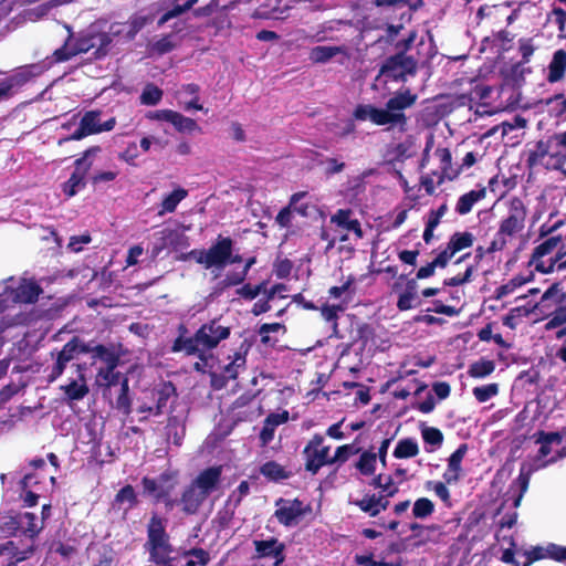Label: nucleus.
I'll return each mask as SVG.
<instances>
[{
    "label": "nucleus",
    "mask_w": 566,
    "mask_h": 566,
    "mask_svg": "<svg viewBox=\"0 0 566 566\" xmlns=\"http://www.w3.org/2000/svg\"><path fill=\"white\" fill-rule=\"evenodd\" d=\"M501 541V560L509 566H531L533 563L551 558L556 562H566V547L549 543L546 546H532L530 549L517 548L513 536L497 535V543Z\"/></svg>",
    "instance_id": "nucleus-6"
},
{
    "label": "nucleus",
    "mask_w": 566,
    "mask_h": 566,
    "mask_svg": "<svg viewBox=\"0 0 566 566\" xmlns=\"http://www.w3.org/2000/svg\"><path fill=\"white\" fill-rule=\"evenodd\" d=\"M422 439L428 444L440 446L443 441V434L438 428L429 427L422 430Z\"/></svg>",
    "instance_id": "nucleus-64"
},
{
    "label": "nucleus",
    "mask_w": 566,
    "mask_h": 566,
    "mask_svg": "<svg viewBox=\"0 0 566 566\" xmlns=\"http://www.w3.org/2000/svg\"><path fill=\"white\" fill-rule=\"evenodd\" d=\"M35 479V475L32 473H28L21 480V489L24 491L23 503L25 506L32 507L38 504L39 495L30 490H27L32 481Z\"/></svg>",
    "instance_id": "nucleus-51"
},
{
    "label": "nucleus",
    "mask_w": 566,
    "mask_h": 566,
    "mask_svg": "<svg viewBox=\"0 0 566 566\" xmlns=\"http://www.w3.org/2000/svg\"><path fill=\"white\" fill-rule=\"evenodd\" d=\"M526 217L525 207L518 198L510 200L509 213L501 222L499 233L502 237H515L524 229V222Z\"/></svg>",
    "instance_id": "nucleus-15"
},
{
    "label": "nucleus",
    "mask_w": 566,
    "mask_h": 566,
    "mask_svg": "<svg viewBox=\"0 0 566 566\" xmlns=\"http://www.w3.org/2000/svg\"><path fill=\"white\" fill-rule=\"evenodd\" d=\"M91 166L92 163H88L83 171H73L70 178L63 184V192L67 198L75 196L78 190L85 187V175Z\"/></svg>",
    "instance_id": "nucleus-34"
},
{
    "label": "nucleus",
    "mask_w": 566,
    "mask_h": 566,
    "mask_svg": "<svg viewBox=\"0 0 566 566\" xmlns=\"http://www.w3.org/2000/svg\"><path fill=\"white\" fill-rule=\"evenodd\" d=\"M172 8L166 11L158 20V25H163L170 19L176 18L190 10L198 0H168Z\"/></svg>",
    "instance_id": "nucleus-38"
},
{
    "label": "nucleus",
    "mask_w": 566,
    "mask_h": 566,
    "mask_svg": "<svg viewBox=\"0 0 566 566\" xmlns=\"http://www.w3.org/2000/svg\"><path fill=\"white\" fill-rule=\"evenodd\" d=\"M352 214L350 209H338L336 213L331 217V222L348 232H353L357 239H361L364 232L360 222L357 219H352Z\"/></svg>",
    "instance_id": "nucleus-28"
},
{
    "label": "nucleus",
    "mask_w": 566,
    "mask_h": 566,
    "mask_svg": "<svg viewBox=\"0 0 566 566\" xmlns=\"http://www.w3.org/2000/svg\"><path fill=\"white\" fill-rule=\"evenodd\" d=\"M90 349L88 354L92 355L93 364L99 360L105 364L98 370H109L111 368H117L120 364V355L115 350L113 345L95 344L94 340L88 342Z\"/></svg>",
    "instance_id": "nucleus-18"
},
{
    "label": "nucleus",
    "mask_w": 566,
    "mask_h": 566,
    "mask_svg": "<svg viewBox=\"0 0 566 566\" xmlns=\"http://www.w3.org/2000/svg\"><path fill=\"white\" fill-rule=\"evenodd\" d=\"M548 73L546 80L548 83L560 82L566 74V51L559 49L554 52L553 57L548 64Z\"/></svg>",
    "instance_id": "nucleus-29"
},
{
    "label": "nucleus",
    "mask_w": 566,
    "mask_h": 566,
    "mask_svg": "<svg viewBox=\"0 0 566 566\" xmlns=\"http://www.w3.org/2000/svg\"><path fill=\"white\" fill-rule=\"evenodd\" d=\"M417 71V62L412 56L396 53L385 60L376 80L381 76L388 81H405L407 75H413Z\"/></svg>",
    "instance_id": "nucleus-13"
},
{
    "label": "nucleus",
    "mask_w": 566,
    "mask_h": 566,
    "mask_svg": "<svg viewBox=\"0 0 566 566\" xmlns=\"http://www.w3.org/2000/svg\"><path fill=\"white\" fill-rule=\"evenodd\" d=\"M168 520L157 512H153L146 525L147 539L145 544L155 542L169 541L170 536L167 532Z\"/></svg>",
    "instance_id": "nucleus-24"
},
{
    "label": "nucleus",
    "mask_w": 566,
    "mask_h": 566,
    "mask_svg": "<svg viewBox=\"0 0 566 566\" xmlns=\"http://www.w3.org/2000/svg\"><path fill=\"white\" fill-rule=\"evenodd\" d=\"M418 99V95L409 88L397 91L385 104L384 108L371 104H358L353 113L356 120H370L377 126L397 128L399 133L408 130V117L405 114L407 108L412 107Z\"/></svg>",
    "instance_id": "nucleus-1"
},
{
    "label": "nucleus",
    "mask_w": 566,
    "mask_h": 566,
    "mask_svg": "<svg viewBox=\"0 0 566 566\" xmlns=\"http://www.w3.org/2000/svg\"><path fill=\"white\" fill-rule=\"evenodd\" d=\"M43 528V524H36V516L31 512L8 511L0 513V534L4 537H14L13 541L25 544L32 541V552L35 553L36 538Z\"/></svg>",
    "instance_id": "nucleus-7"
},
{
    "label": "nucleus",
    "mask_w": 566,
    "mask_h": 566,
    "mask_svg": "<svg viewBox=\"0 0 566 566\" xmlns=\"http://www.w3.org/2000/svg\"><path fill=\"white\" fill-rule=\"evenodd\" d=\"M222 471V465L206 468L184 488L178 506L185 515H196L200 511L207 499L219 489Z\"/></svg>",
    "instance_id": "nucleus-4"
},
{
    "label": "nucleus",
    "mask_w": 566,
    "mask_h": 566,
    "mask_svg": "<svg viewBox=\"0 0 566 566\" xmlns=\"http://www.w3.org/2000/svg\"><path fill=\"white\" fill-rule=\"evenodd\" d=\"M155 235L156 240L153 242L150 250L151 259H156L165 249L170 247V242L166 238L165 229L157 232Z\"/></svg>",
    "instance_id": "nucleus-58"
},
{
    "label": "nucleus",
    "mask_w": 566,
    "mask_h": 566,
    "mask_svg": "<svg viewBox=\"0 0 566 566\" xmlns=\"http://www.w3.org/2000/svg\"><path fill=\"white\" fill-rule=\"evenodd\" d=\"M42 70L36 64H31L19 69L15 73L11 74L3 78L4 84L8 90L12 94V90L15 87H22L29 81H31L36 75L41 74Z\"/></svg>",
    "instance_id": "nucleus-27"
},
{
    "label": "nucleus",
    "mask_w": 566,
    "mask_h": 566,
    "mask_svg": "<svg viewBox=\"0 0 566 566\" xmlns=\"http://www.w3.org/2000/svg\"><path fill=\"white\" fill-rule=\"evenodd\" d=\"M547 104H553V111L555 112V116L559 118H566V97L563 93L555 94L552 96Z\"/></svg>",
    "instance_id": "nucleus-63"
},
{
    "label": "nucleus",
    "mask_w": 566,
    "mask_h": 566,
    "mask_svg": "<svg viewBox=\"0 0 566 566\" xmlns=\"http://www.w3.org/2000/svg\"><path fill=\"white\" fill-rule=\"evenodd\" d=\"M564 249L566 244L560 234L548 237L534 248L528 265L543 274L552 273L554 262H551V256Z\"/></svg>",
    "instance_id": "nucleus-12"
},
{
    "label": "nucleus",
    "mask_w": 566,
    "mask_h": 566,
    "mask_svg": "<svg viewBox=\"0 0 566 566\" xmlns=\"http://www.w3.org/2000/svg\"><path fill=\"white\" fill-rule=\"evenodd\" d=\"M419 447L418 443L411 438H405L398 441L394 457L397 459H409L418 455Z\"/></svg>",
    "instance_id": "nucleus-43"
},
{
    "label": "nucleus",
    "mask_w": 566,
    "mask_h": 566,
    "mask_svg": "<svg viewBox=\"0 0 566 566\" xmlns=\"http://www.w3.org/2000/svg\"><path fill=\"white\" fill-rule=\"evenodd\" d=\"M420 304H421V301L418 300V296L412 295L409 292L400 293L398 301H397V307L401 312L417 307Z\"/></svg>",
    "instance_id": "nucleus-57"
},
{
    "label": "nucleus",
    "mask_w": 566,
    "mask_h": 566,
    "mask_svg": "<svg viewBox=\"0 0 566 566\" xmlns=\"http://www.w3.org/2000/svg\"><path fill=\"white\" fill-rule=\"evenodd\" d=\"M123 377L124 376L117 371L116 368H111L109 370H97V379L107 388L119 385Z\"/></svg>",
    "instance_id": "nucleus-53"
},
{
    "label": "nucleus",
    "mask_w": 566,
    "mask_h": 566,
    "mask_svg": "<svg viewBox=\"0 0 566 566\" xmlns=\"http://www.w3.org/2000/svg\"><path fill=\"white\" fill-rule=\"evenodd\" d=\"M346 53L345 46H314L310 52V60L314 63H326L334 56Z\"/></svg>",
    "instance_id": "nucleus-36"
},
{
    "label": "nucleus",
    "mask_w": 566,
    "mask_h": 566,
    "mask_svg": "<svg viewBox=\"0 0 566 566\" xmlns=\"http://www.w3.org/2000/svg\"><path fill=\"white\" fill-rule=\"evenodd\" d=\"M176 483H170L167 485V490L158 493L156 495V502H163L166 510H172L176 505L178 506V499H172L171 493L175 490Z\"/></svg>",
    "instance_id": "nucleus-60"
},
{
    "label": "nucleus",
    "mask_w": 566,
    "mask_h": 566,
    "mask_svg": "<svg viewBox=\"0 0 566 566\" xmlns=\"http://www.w3.org/2000/svg\"><path fill=\"white\" fill-rule=\"evenodd\" d=\"M446 481L444 482H432V481H428L427 482V489H431L432 486V490L434 491V493L437 494L438 497H440V500L447 505V506H451V496H450V492L446 485Z\"/></svg>",
    "instance_id": "nucleus-59"
},
{
    "label": "nucleus",
    "mask_w": 566,
    "mask_h": 566,
    "mask_svg": "<svg viewBox=\"0 0 566 566\" xmlns=\"http://www.w3.org/2000/svg\"><path fill=\"white\" fill-rule=\"evenodd\" d=\"M377 463V454L373 451L366 450L364 451L355 467L360 472V474L365 476H370L375 474Z\"/></svg>",
    "instance_id": "nucleus-42"
},
{
    "label": "nucleus",
    "mask_w": 566,
    "mask_h": 566,
    "mask_svg": "<svg viewBox=\"0 0 566 566\" xmlns=\"http://www.w3.org/2000/svg\"><path fill=\"white\" fill-rule=\"evenodd\" d=\"M113 43V35L108 32L99 31L95 27H90L86 31L74 36L70 32L64 44L53 52L54 62L61 63L71 60L81 53H87L94 50L96 59L106 56Z\"/></svg>",
    "instance_id": "nucleus-5"
},
{
    "label": "nucleus",
    "mask_w": 566,
    "mask_h": 566,
    "mask_svg": "<svg viewBox=\"0 0 566 566\" xmlns=\"http://www.w3.org/2000/svg\"><path fill=\"white\" fill-rule=\"evenodd\" d=\"M566 301V298L562 303H555L554 298L549 302H553L555 305H558L554 310H552V305L546 303V307L544 308V313H539L543 315V317L548 316H555L563 325L566 324V304L563 305V303Z\"/></svg>",
    "instance_id": "nucleus-55"
},
{
    "label": "nucleus",
    "mask_w": 566,
    "mask_h": 566,
    "mask_svg": "<svg viewBox=\"0 0 566 566\" xmlns=\"http://www.w3.org/2000/svg\"><path fill=\"white\" fill-rule=\"evenodd\" d=\"M527 120L521 115H514L511 120H502L497 128L502 129V139L505 146H515L521 143L520 130L526 126Z\"/></svg>",
    "instance_id": "nucleus-22"
},
{
    "label": "nucleus",
    "mask_w": 566,
    "mask_h": 566,
    "mask_svg": "<svg viewBox=\"0 0 566 566\" xmlns=\"http://www.w3.org/2000/svg\"><path fill=\"white\" fill-rule=\"evenodd\" d=\"M468 451V446L462 443L458 447V449L451 453L448 459V468L443 473V480L448 484H454L460 480L462 472V460L465 457Z\"/></svg>",
    "instance_id": "nucleus-25"
},
{
    "label": "nucleus",
    "mask_w": 566,
    "mask_h": 566,
    "mask_svg": "<svg viewBox=\"0 0 566 566\" xmlns=\"http://www.w3.org/2000/svg\"><path fill=\"white\" fill-rule=\"evenodd\" d=\"M177 473L172 471H165L159 474L158 479L144 476L142 479V485L144 494L151 495L154 502H156V495L167 490V485L170 483H177Z\"/></svg>",
    "instance_id": "nucleus-23"
},
{
    "label": "nucleus",
    "mask_w": 566,
    "mask_h": 566,
    "mask_svg": "<svg viewBox=\"0 0 566 566\" xmlns=\"http://www.w3.org/2000/svg\"><path fill=\"white\" fill-rule=\"evenodd\" d=\"M13 549V556L17 560L30 559L34 553L32 552V541L28 539L25 544L18 543L17 541H7L0 543V556L8 555Z\"/></svg>",
    "instance_id": "nucleus-31"
},
{
    "label": "nucleus",
    "mask_w": 566,
    "mask_h": 566,
    "mask_svg": "<svg viewBox=\"0 0 566 566\" xmlns=\"http://www.w3.org/2000/svg\"><path fill=\"white\" fill-rule=\"evenodd\" d=\"M245 279H247V275L242 271L228 272L226 274L224 279H222L218 283V289L220 291H224L229 287L238 286V285L242 284L245 281Z\"/></svg>",
    "instance_id": "nucleus-52"
},
{
    "label": "nucleus",
    "mask_w": 566,
    "mask_h": 566,
    "mask_svg": "<svg viewBox=\"0 0 566 566\" xmlns=\"http://www.w3.org/2000/svg\"><path fill=\"white\" fill-rule=\"evenodd\" d=\"M494 368L493 360L480 359L470 365L468 374L473 378H482L490 375Z\"/></svg>",
    "instance_id": "nucleus-49"
},
{
    "label": "nucleus",
    "mask_w": 566,
    "mask_h": 566,
    "mask_svg": "<svg viewBox=\"0 0 566 566\" xmlns=\"http://www.w3.org/2000/svg\"><path fill=\"white\" fill-rule=\"evenodd\" d=\"M506 35L507 33L504 31L497 32V41L502 42V52L497 54V62L501 61L503 63L500 70L503 80L499 91L500 96H503L507 88H521L526 71L524 64L530 62L535 51L532 39H520L516 53L521 59L516 60L515 54H510L513 50V45H507L511 40H509Z\"/></svg>",
    "instance_id": "nucleus-3"
},
{
    "label": "nucleus",
    "mask_w": 566,
    "mask_h": 566,
    "mask_svg": "<svg viewBox=\"0 0 566 566\" xmlns=\"http://www.w3.org/2000/svg\"><path fill=\"white\" fill-rule=\"evenodd\" d=\"M171 124L180 133H192L195 130H200V127L195 119L186 117L176 111L174 113Z\"/></svg>",
    "instance_id": "nucleus-48"
},
{
    "label": "nucleus",
    "mask_w": 566,
    "mask_h": 566,
    "mask_svg": "<svg viewBox=\"0 0 566 566\" xmlns=\"http://www.w3.org/2000/svg\"><path fill=\"white\" fill-rule=\"evenodd\" d=\"M532 279H533L532 273H530L526 276H523V275L514 276L507 283L497 287V300H500L504 296H507L510 294H513L517 289L523 286L525 283L530 282Z\"/></svg>",
    "instance_id": "nucleus-45"
},
{
    "label": "nucleus",
    "mask_w": 566,
    "mask_h": 566,
    "mask_svg": "<svg viewBox=\"0 0 566 566\" xmlns=\"http://www.w3.org/2000/svg\"><path fill=\"white\" fill-rule=\"evenodd\" d=\"M43 292L42 287L34 281H23L11 291V298L14 303H35Z\"/></svg>",
    "instance_id": "nucleus-26"
},
{
    "label": "nucleus",
    "mask_w": 566,
    "mask_h": 566,
    "mask_svg": "<svg viewBox=\"0 0 566 566\" xmlns=\"http://www.w3.org/2000/svg\"><path fill=\"white\" fill-rule=\"evenodd\" d=\"M321 312V316L326 321L327 323H331L332 325V333L329 334V338H336L342 339L343 335L340 334L339 327H338V318L339 313L345 310V306L340 304H328L324 303L321 307H318Z\"/></svg>",
    "instance_id": "nucleus-30"
},
{
    "label": "nucleus",
    "mask_w": 566,
    "mask_h": 566,
    "mask_svg": "<svg viewBox=\"0 0 566 566\" xmlns=\"http://www.w3.org/2000/svg\"><path fill=\"white\" fill-rule=\"evenodd\" d=\"M127 502L128 507L125 510L126 512L133 507H135L138 504V497L137 494L130 484H126L123 486L116 494L113 501V507L116 505H120L123 503Z\"/></svg>",
    "instance_id": "nucleus-44"
},
{
    "label": "nucleus",
    "mask_w": 566,
    "mask_h": 566,
    "mask_svg": "<svg viewBox=\"0 0 566 566\" xmlns=\"http://www.w3.org/2000/svg\"><path fill=\"white\" fill-rule=\"evenodd\" d=\"M323 436L316 433L303 450L305 471L315 475L324 465H331L329 446H324Z\"/></svg>",
    "instance_id": "nucleus-14"
},
{
    "label": "nucleus",
    "mask_w": 566,
    "mask_h": 566,
    "mask_svg": "<svg viewBox=\"0 0 566 566\" xmlns=\"http://www.w3.org/2000/svg\"><path fill=\"white\" fill-rule=\"evenodd\" d=\"M88 350H91L90 343L84 342L80 336H73L63 345L61 350L56 353L51 352V356L55 357V361L48 374V381L53 382L60 378L69 363L82 354H88Z\"/></svg>",
    "instance_id": "nucleus-11"
},
{
    "label": "nucleus",
    "mask_w": 566,
    "mask_h": 566,
    "mask_svg": "<svg viewBox=\"0 0 566 566\" xmlns=\"http://www.w3.org/2000/svg\"><path fill=\"white\" fill-rule=\"evenodd\" d=\"M166 238L170 242V247L178 249L179 247H188L189 239L182 232L175 229L165 228Z\"/></svg>",
    "instance_id": "nucleus-56"
},
{
    "label": "nucleus",
    "mask_w": 566,
    "mask_h": 566,
    "mask_svg": "<svg viewBox=\"0 0 566 566\" xmlns=\"http://www.w3.org/2000/svg\"><path fill=\"white\" fill-rule=\"evenodd\" d=\"M102 111L92 109L83 114L80 123L86 128L90 135L101 134L103 132H111L116 126V118L111 117L104 123H101Z\"/></svg>",
    "instance_id": "nucleus-21"
},
{
    "label": "nucleus",
    "mask_w": 566,
    "mask_h": 566,
    "mask_svg": "<svg viewBox=\"0 0 566 566\" xmlns=\"http://www.w3.org/2000/svg\"><path fill=\"white\" fill-rule=\"evenodd\" d=\"M530 483V476L527 474L521 473L516 480L512 482L509 491L504 494L503 503L500 507H497V515L502 514L503 509L506 506L507 502L512 501L510 505V510L503 514L501 520L497 522V533L503 531L504 528H512L517 522V507L521 504V501L527 491Z\"/></svg>",
    "instance_id": "nucleus-10"
},
{
    "label": "nucleus",
    "mask_w": 566,
    "mask_h": 566,
    "mask_svg": "<svg viewBox=\"0 0 566 566\" xmlns=\"http://www.w3.org/2000/svg\"><path fill=\"white\" fill-rule=\"evenodd\" d=\"M554 135L548 139H539L535 143L527 145L524 153L525 163L530 169L538 166H545L547 169L562 170L566 163V153L560 151L552 153V144L554 142Z\"/></svg>",
    "instance_id": "nucleus-9"
},
{
    "label": "nucleus",
    "mask_w": 566,
    "mask_h": 566,
    "mask_svg": "<svg viewBox=\"0 0 566 566\" xmlns=\"http://www.w3.org/2000/svg\"><path fill=\"white\" fill-rule=\"evenodd\" d=\"M254 557L258 559H273V566H281L285 560L286 545L276 537L254 539Z\"/></svg>",
    "instance_id": "nucleus-16"
},
{
    "label": "nucleus",
    "mask_w": 566,
    "mask_h": 566,
    "mask_svg": "<svg viewBox=\"0 0 566 566\" xmlns=\"http://www.w3.org/2000/svg\"><path fill=\"white\" fill-rule=\"evenodd\" d=\"M553 298L555 303H562L566 298V292L560 282L552 283L542 294L539 302L535 304L527 302L526 304H518L512 307L509 313L502 317L503 325L511 329L516 328L523 322V318L528 316L532 312L544 313L546 303Z\"/></svg>",
    "instance_id": "nucleus-8"
},
{
    "label": "nucleus",
    "mask_w": 566,
    "mask_h": 566,
    "mask_svg": "<svg viewBox=\"0 0 566 566\" xmlns=\"http://www.w3.org/2000/svg\"><path fill=\"white\" fill-rule=\"evenodd\" d=\"M354 504L371 517L378 515V509L376 505V494H367L361 500L355 501Z\"/></svg>",
    "instance_id": "nucleus-54"
},
{
    "label": "nucleus",
    "mask_w": 566,
    "mask_h": 566,
    "mask_svg": "<svg viewBox=\"0 0 566 566\" xmlns=\"http://www.w3.org/2000/svg\"><path fill=\"white\" fill-rule=\"evenodd\" d=\"M284 325L281 323H265L262 324L259 328V335L261 337V343L268 345L271 343L270 333H276L280 329H284Z\"/></svg>",
    "instance_id": "nucleus-62"
},
{
    "label": "nucleus",
    "mask_w": 566,
    "mask_h": 566,
    "mask_svg": "<svg viewBox=\"0 0 566 566\" xmlns=\"http://www.w3.org/2000/svg\"><path fill=\"white\" fill-rule=\"evenodd\" d=\"M375 336L374 327L368 323H360L356 328V338L355 340H360L363 346H366L369 340H371Z\"/></svg>",
    "instance_id": "nucleus-61"
},
{
    "label": "nucleus",
    "mask_w": 566,
    "mask_h": 566,
    "mask_svg": "<svg viewBox=\"0 0 566 566\" xmlns=\"http://www.w3.org/2000/svg\"><path fill=\"white\" fill-rule=\"evenodd\" d=\"M260 473L269 481L280 482L291 478L292 473L274 460L268 461L260 467Z\"/></svg>",
    "instance_id": "nucleus-33"
},
{
    "label": "nucleus",
    "mask_w": 566,
    "mask_h": 566,
    "mask_svg": "<svg viewBox=\"0 0 566 566\" xmlns=\"http://www.w3.org/2000/svg\"><path fill=\"white\" fill-rule=\"evenodd\" d=\"M178 336L171 345L172 353H184L186 356H197L203 364L208 361V353L229 338L231 328L220 324L214 318L202 324L192 336H188V327L180 323L177 327Z\"/></svg>",
    "instance_id": "nucleus-2"
},
{
    "label": "nucleus",
    "mask_w": 566,
    "mask_h": 566,
    "mask_svg": "<svg viewBox=\"0 0 566 566\" xmlns=\"http://www.w3.org/2000/svg\"><path fill=\"white\" fill-rule=\"evenodd\" d=\"M486 189L481 188L478 190H471L464 195H462L455 207V211L459 214H467L471 211L473 205L478 202L479 200L483 199L485 197Z\"/></svg>",
    "instance_id": "nucleus-37"
},
{
    "label": "nucleus",
    "mask_w": 566,
    "mask_h": 566,
    "mask_svg": "<svg viewBox=\"0 0 566 566\" xmlns=\"http://www.w3.org/2000/svg\"><path fill=\"white\" fill-rule=\"evenodd\" d=\"M238 507L239 506H234V504L228 500L223 507L218 511L214 517V523L220 531L228 530L230 527Z\"/></svg>",
    "instance_id": "nucleus-41"
},
{
    "label": "nucleus",
    "mask_w": 566,
    "mask_h": 566,
    "mask_svg": "<svg viewBox=\"0 0 566 566\" xmlns=\"http://www.w3.org/2000/svg\"><path fill=\"white\" fill-rule=\"evenodd\" d=\"M188 196V190L181 187L176 188L174 191L164 197L158 216L174 212L178 205Z\"/></svg>",
    "instance_id": "nucleus-35"
},
{
    "label": "nucleus",
    "mask_w": 566,
    "mask_h": 566,
    "mask_svg": "<svg viewBox=\"0 0 566 566\" xmlns=\"http://www.w3.org/2000/svg\"><path fill=\"white\" fill-rule=\"evenodd\" d=\"M176 387L171 381L164 382L160 388L156 390V406H155V415L164 413V410L167 407L168 400L176 396Z\"/></svg>",
    "instance_id": "nucleus-39"
},
{
    "label": "nucleus",
    "mask_w": 566,
    "mask_h": 566,
    "mask_svg": "<svg viewBox=\"0 0 566 566\" xmlns=\"http://www.w3.org/2000/svg\"><path fill=\"white\" fill-rule=\"evenodd\" d=\"M473 244V235L470 232H455L451 235L448 247L451 253H457Z\"/></svg>",
    "instance_id": "nucleus-47"
},
{
    "label": "nucleus",
    "mask_w": 566,
    "mask_h": 566,
    "mask_svg": "<svg viewBox=\"0 0 566 566\" xmlns=\"http://www.w3.org/2000/svg\"><path fill=\"white\" fill-rule=\"evenodd\" d=\"M311 512V506H303V502L294 499L289 506H282L275 511L279 523L290 527L297 524V520Z\"/></svg>",
    "instance_id": "nucleus-20"
},
{
    "label": "nucleus",
    "mask_w": 566,
    "mask_h": 566,
    "mask_svg": "<svg viewBox=\"0 0 566 566\" xmlns=\"http://www.w3.org/2000/svg\"><path fill=\"white\" fill-rule=\"evenodd\" d=\"M434 512V504L428 497H420L413 503L412 514L416 518H426Z\"/></svg>",
    "instance_id": "nucleus-50"
},
{
    "label": "nucleus",
    "mask_w": 566,
    "mask_h": 566,
    "mask_svg": "<svg viewBox=\"0 0 566 566\" xmlns=\"http://www.w3.org/2000/svg\"><path fill=\"white\" fill-rule=\"evenodd\" d=\"M164 92L161 88L153 83H148L144 87L139 99L143 105L155 106L161 101Z\"/></svg>",
    "instance_id": "nucleus-46"
},
{
    "label": "nucleus",
    "mask_w": 566,
    "mask_h": 566,
    "mask_svg": "<svg viewBox=\"0 0 566 566\" xmlns=\"http://www.w3.org/2000/svg\"><path fill=\"white\" fill-rule=\"evenodd\" d=\"M80 380L73 379L70 384L61 386V390L64 392L65 397L70 401L82 400L88 392L90 388L86 384L85 377L83 374L80 375Z\"/></svg>",
    "instance_id": "nucleus-32"
},
{
    "label": "nucleus",
    "mask_w": 566,
    "mask_h": 566,
    "mask_svg": "<svg viewBox=\"0 0 566 566\" xmlns=\"http://www.w3.org/2000/svg\"><path fill=\"white\" fill-rule=\"evenodd\" d=\"M308 196L307 191H298L291 196L289 205L294 212L301 217H308L311 211L315 209V206L303 201Z\"/></svg>",
    "instance_id": "nucleus-40"
},
{
    "label": "nucleus",
    "mask_w": 566,
    "mask_h": 566,
    "mask_svg": "<svg viewBox=\"0 0 566 566\" xmlns=\"http://www.w3.org/2000/svg\"><path fill=\"white\" fill-rule=\"evenodd\" d=\"M233 251V240L230 237L218 235L217 241L207 249V261L209 269H223Z\"/></svg>",
    "instance_id": "nucleus-17"
},
{
    "label": "nucleus",
    "mask_w": 566,
    "mask_h": 566,
    "mask_svg": "<svg viewBox=\"0 0 566 566\" xmlns=\"http://www.w3.org/2000/svg\"><path fill=\"white\" fill-rule=\"evenodd\" d=\"M145 549L148 552V560L156 566H174L175 558L171 556L174 546L169 541L155 542L145 544Z\"/></svg>",
    "instance_id": "nucleus-19"
}]
</instances>
